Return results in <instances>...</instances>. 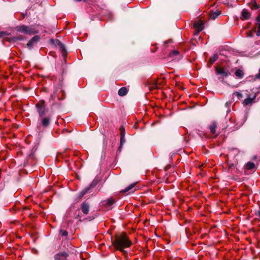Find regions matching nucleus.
<instances>
[{
    "label": "nucleus",
    "instance_id": "nucleus-31",
    "mask_svg": "<svg viewBox=\"0 0 260 260\" xmlns=\"http://www.w3.org/2000/svg\"><path fill=\"white\" fill-rule=\"evenodd\" d=\"M5 35H6V32H0V38L3 37Z\"/></svg>",
    "mask_w": 260,
    "mask_h": 260
},
{
    "label": "nucleus",
    "instance_id": "nucleus-6",
    "mask_svg": "<svg viewBox=\"0 0 260 260\" xmlns=\"http://www.w3.org/2000/svg\"><path fill=\"white\" fill-rule=\"evenodd\" d=\"M204 23L202 20H199L194 22L193 23L194 27L198 30V32L202 31L204 28Z\"/></svg>",
    "mask_w": 260,
    "mask_h": 260
},
{
    "label": "nucleus",
    "instance_id": "nucleus-5",
    "mask_svg": "<svg viewBox=\"0 0 260 260\" xmlns=\"http://www.w3.org/2000/svg\"><path fill=\"white\" fill-rule=\"evenodd\" d=\"M68 254L66 252H58L54 255L55 260H68Z\"/></svg>",
    "mask_w": 260,
    "mask_h": 260
},
{
    "label": "nucleus",
    "instance_id": "nucleus-20",
    "mask_svg": "<svg viewBox=\"0 0 260 260\" xmlns=\"http://www.w3.org/2000/svg\"><path fill=\"white\" fill-rule=\"evenodd\" d=\"M218 56L217 54H214L210 58L209 61L211 64H213L215 61L217 60Z\"/></svg>",
    "mask_w": 260,
    "mask_h": 260
},
{
    "label": "nucleus",
    "instance_id": "nucleus-22",
    "mask_svg": "<svg viewBox=\"0 0 260 260\" xmlns=\"http://www.w3.org/2000/svg\"><path fill=\"white\" fill-rule=\"evenodd\" d=\"M125 137L123 136H120V146L119 148V149H121V148L122 147L123 144L125 143Z\"/></svg>",
    "mask_w": 260,
    "mask_h": 260
},
{
    "label": "nucleus",
    "instance_id": "nucleus-1",
    "mask_svg": "<svg viewBox=\"0 0 260 260\" xmlns=\"http://www.w3.org/2000/svg\"><path fill=\"white\" fill-rule=\"evenodd\" d=\"M112 244L117 250L124 253L125 251L124 249L129 247L131 245L132 242L125 233H121L115 235Z\"/></svg>",
    "mask_w": 260,
    "mask_h": 260
},
{
    "label": "nucleus",
    "instance_id": "nucleus-21",
    "mask_svg": "<svg viewBox=\"0 0 260 260\" xmlns=\"http://www.w3.org/2000/svg\"><path fill=\"white\" fill-rule=\"evenodd\" d=\"M135 183H133L130 184L128 186L126 187L124 189H123L121 192H126L129 190H131L132 189H133L134 186H135Z\"/></svg>",
    "mask_w": 260,
    "mask_h": 260
},
{
    "label": "nucleus",
    "instance_id": "nucleus-15",
    "mask_svg": "<svg viewBox=\"0 0 260 260\" xmlns=\"http://www.w3.org/2000/svg\"><path fill=\"white\" fill-rule=\"evenodd\" d=\"M249 6L251 9H257L259 8V6L256 4L255 0H251L249 4Z\"/></svg>",
    "mask_w": 260,
    "mask_h": 260
},
{
    "label": "nucleus",
    "instance_id": "nucleus-24",
    "mask_svg": "<svg viewBox=\"0 0 260 260\" xmlns=\"http://www.w3.org/2000/svg\"><path fill=\"white\" fill-rule=\"evenodd\" d=\"M119 129L120 131V136H125V129L123 127V126H120Z\"/></svg>",
    "mask_w": 260,
    "mask_h": 260
},
{
    "label": "nucleus",
    "instance_id": "nucleus-23",
    "mask_svg": "<svg viewBox=\"0 0 260 260\" xmlns=\"http://www.w3.org/2000/svg\"><path fill=\"white\" fill-rule=\"evenodd\" d=\"M233 95L236 96L238 100H240L242 98V93L237 91L233 93Z\"/></svg>",
    "mask_w": 260,
    "mask_h": 260
},
{
    "label": "nucleus",
    "instance_id": "nucleus-34",
    "mask_svg": "<svg viewBox=\"0 0 260 260\" xmlns=\"http://www.w3.org/2000/svg\"><path fill=\"white\" fill-rule=\"evenodd\" d=\"M218 135V134H216V135H215V137H216V136H217Z\"/></svg>",
    "mask_w": 260,
    "mask_h": 260
},
{
    "label": "nucleus",
    "instance_id": "nucleus-13",
    "mask_svg": "<svg viewBox=\"0 0 260 260\" xmlns=\"http://www.w3.org/2000/svg\"><path fill=\"white\" fill-rule=\"evenodd\" d=\"M220 14V11H216L215 12H211L209 14V18L211 19L214 20Z\"/></svg>",
    "mask_w": 260,
    "mask_h": 260
},
{
    "label": "nucleus",
    "instance_id": "nucleus-28",
    "mask_svg": "<svg viewBox=\"0 0 260 260\" xmlns=\"http://www.w3.org/2000/svg\"><path fill=\"white\" fill-rule=\"evenodd\" d=\"M247 36L248 37H252L253 36V32L251 31H249L247 33Z\"/></svg>",
    "mask_w": 260,
    "mask_h": 260
},
{
    "label": "nucleus",
    "instance_id": "nucleus-27",
    "mask_svg": "<svg viewBox=\"0 0 260 260\" xmlns=\"http://www.w3.org/2000/svg\"><path fill=\"white\" fill-rule=\"evenodd\" d=\"M257 32H256V35L257 36H260V23H258L257 24Z\"/></svg>",
    "mask_w": 260,
    "mask_h": 260
},
{
    "label": "nucleus",
    "instance_id": "nucleus-12",
    "mask_svg": "<svg viewBox=\"0 0 260 260\" xmlns=\"http://www.w3.org/2000/svg\"><path fill=\"white\" fill-rule=\"evenodd\" d=\"M217 127V123L215 121L212 122L210 125L209 126L210 133L212 134H215L216 133V128Z\"/></svg>",
    "mask_w": 260,
    "mask_h": 260
},
{
    "label": "nucleus",
    "instance_id": "nucleus-2",
    "mask_svg": "<svg viewBox=\"0 0 260 260\" xmlns=\"http://www.w3.org/2000/svg\"><path fill=\"white\" fill-rule=\"evenodd\" d=\"M37 111L39 113L40 117H42L45 113L46 110V106L45 104V101L43 100L39 101L36 105Z\"/></svg>",
    "mask_w": 260,
    "mask_h": 260
},
{
    "label": "nucleus",
    "instance_id": "nucleus-30",
    "mask_svg": "<svg viewBox=\"0 0 260 260\" xmlns=\"http://www.w3.org/2000/svg\"><path fill=\"white\" fill-rule=\"evenodd\" d=\"M158 84H159V83H158V81H155V84L153 86V88H157L158 87L157 85Z\"/></svg>",
    "mask_w": 260,
    "mask_h": 260
},
{
    "label": "nucleus",
    "instance_id": "nucleus-17",
    "mask_svg": "<svg viewBox=\"0 0 260 260\" xmlns=\"http://www.w3.org/2000/svg\"><path fill=\"white\" fill-rule=\"evenodd\" d=\"M235 76L239 79H242L244 76V73L243 71L240 69L237 70L235 73Z\"/></svg>",
    "mask_w": 260,
    "mask_h": 260
},
{
    "label": "nucleus",
    "instance_id": "nucleus-4",
    "mask_svg": "<svg viewBox=\"0 0 260 260\" xmlns=\"http://www.w3.org/2000/svg\"><path fill=\"white\" fill-rule=\"evenodd\" d=\"M215 68L216 75H221L223 77H226L230 74L229 71L226 69L217 66L215 67Z\"/></svg>",
    "mask_w": 260,
    "mask_h": 260
},
{
    "label": "nucleus",
    "instance_id": "nucleus-8",
    "mask_svg": "<svg viewBox=\"0 0 260 260\" xmlns=\"http://www.w3.org/2000/svg\"><path fill=\"white\" fill-rule=\"evenodd\" d=\"M39 37L36 36L34 37L27 44L28 47H32L39 40Z\"/></svg>",
    "mask_w": 260,
    "mask_h": 260
},
{
    "label": "nucleus",
    "instance_id": "nucleus-33",
    "mask_svg": "<svg viewBox=\"0 0 260 260\" xmlns=\"http://www.w3.org/2000/svg\"><path fill=\"white\" fill-rule=\"evenodd\" d=\"M256 77H257V78L260 79V69H259V73H258V74L256 75Z\"/></svg>",
    "mask_w": 260,
    "mask_h": 260
},
{
    "label": "nucleus",
    "instance_id": "nucleus-9",
    "mask_svg": "<svg viewBox=\"0 0 260 260\" xmlns=\"http://www.w3.org/2000/svg\"><path fill=\"white\" fill-rule=\"evenodd\" d=\"M180 55L179 52L177 50H173L169 53V57L173 60L179 58Z\"/></svg>",
    "mask_w": 260,
    "mask_h": 260
},
{
    "label": "nucleus",
    "instance_id": "nucleus-32",
    "mask_svg": "<svg viewBox=\"0 0 260 260\" xmlns=\"http://www.w3.org/2000/svg\"><path fill=\"white\" fill-rule=\"evenodd\" d=\"M256 20L258 22V23H260V13L258 15V16H257V17L256 18Z\"/></svg>",
    "mask_w": 260,
    "mask_h": 260
},
{
    "label": "nucleus",
    "instance_id": "nucleus-11",
    "mask_svg": "<svg viewBox=\"0 0 260 260\" xmlns=\"http://www.w3.org/2000/svg\"><path fill=\"white\" fill-rule=\"evenodd\" d=\"M58 91V88H55L54 90L53 91V93L50 95V98H49V101H54L56 98H57L58 99L60 100L61 99L57 96V92Z\"/></svg>",
    "mask_w": 260,
    "mask_h": 260
},
{
    "label": "nucleus",
    "instance_id": "nucleus-7",
    "mask_svg": "<svg viewBox=\"0 0 260 260\" xmlns=\"http://www.w3.org/2000/svg\"><path fill=\"white\" fill-rule=\"evenodd\" d=\"M250 16V13L247 11V10L244 9H243L241 12V19L242 20L248 19Z\"/></svg>",
    "mask_w": 260,
    "mask_h": 260
},
{
    "label": "nucleus",
    "instance_id": "nucleus-29",
    "mask_svg": "<svg viewBox=\"0 0 260 260\" xmlns=\"http://www.w3.org/2000/svg\"><path fill=\"white\" fill-rule=\"evenodd\" d=\"M256 216H258V218H257V219H258L259 221H260V209H259V210H258V211H257V213H256Z\"/></svg>",
    "mask_w": 260,
    "mask_h": 260
},
{
    "label": "nucleus",
    "instance_id": "nucleus-18",
    "mask_svg": "<svg viewBox=\"0 0 260 260\" xmlns=\"http://www.w3.org/2000/svg\"><path fill=\"white\" fill-rule=\"evenodd\" d=\"M127 93V89L126 87H121L118 90V94L120 96H124L126 95Z\"/></svg>",
    "mask_w": 260,
    "mask_h": 260
},
{
    "label": "nucleus",
    "instance_id": "nucleus-26",
    "mask_svg": "<svg viewBox=\"0 0 260 260\" xmlns=\"http://www.w3.org/2000/svg\"><path fill=\"white\" fill-rule=\"evenodd\" d=\"M68 233L65 230H60V235L62 236H68Z\"/></svg>",
    "mask_w": 260,
    "mask_h": 260
},
{
    "label": "nucleus",
    "instance_id": "nucleus-3",
    "mask_svg": "<svg viewBox=\"0 0 260 260\" xmlns=\"http://www.w3.org/2000/svg\"><path fill=\"white\" fill-rule=\"evenodd\" d=\"M17 30L28 35H31L35 32L34 29L24 25L17 27Z\"/></svg>",
    "mask_w": 260,
    "mask_h": 260
},
{
    "label": "nucleus",
    "instance_id": "nucleus-14",
    "mask_svg": "<svg viewBox=\"0 0 260 260\" xmlns=\"http://www.w3.org/2000/svg\"><path fill=\"white\" fill-rule=\"evenodd\" d=\"M50 119L49 117H44L41 120V124L44 127H47L49 125Z\"/></svg>",
    "mask_w": 260,
    "mask_h": 260
},
{
    "label": "nucleus",
    "instance_id": "nucleus-25",
    "mask_svg": "<svg viewBox=\"0 0 260 260\" xmlns=\"http://www.w3.org/2000/svg\"><path fill=\"white\" fill-rule=\"evenodd\" d=\"M115 203V200L112 199H109L107 200V204L108 205H112Z\"/></svg>",
    "mask_w": 260,
    "mask_h": 260
},
{
    "label": "nucleus",
    "instance_id": "nucleus-10",
    "mask_svg": "<svg viewBox=\"0 0 260 260\" xmlns=\"http://www.w3.org/2000/svg\"><path fill=\"white\" fill-rule=\"evenodd\" d=\"M89 206L88 203H83L81 205V210L82 212L87 215L89 213Z\"/></svg>",
    "mask_w": 260,
    "mask_h": 260
},
{
    "label": "nucleus",
    "instance_id": "nucleus-19",
    "mask_svg": "<svg viewBox=\"0 0 260 260\" xmlns=\"http://www.w3.org/2000/svg\"><path fill=\"white\" fill-rule=\"evenodd\" d=\"M245 168L246 170H248L254 169L255 164L252 162L249 161L246 164Z\"/></svg>",
    "mask_w": 260,
    "mask_h": 260
},
{
    "label": "nucleus",
    "instance_id": "nucleus-16",
    "mask_svg": "<svg viewBox=\"0 0 260 260\" xmlns=\"http://www.w3.org/2000/svg\"><path fill=\"white\" fill-rule=\"evenodd\" d=\"M254 99H255V96H254L253 98H251L250 97H247L243 101V104L245 106L251 104L253 102V101H254Z\"/></svg>",
    "mask_w": 260,
    "mask_h": 260
}]
</instances>
